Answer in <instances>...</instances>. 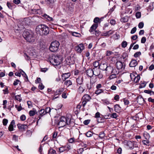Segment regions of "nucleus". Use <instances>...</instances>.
<instances>
[{
  "instance_id": "57",
  "label": "nucleus",
  "mask_w": 154,
  "mask_h": 154,
  "mask_svg": "<svg viewBox=\"0 0 154 154\" xmlns=\"http://www.w3.org/2000/svg\"><path fill=\"white\" fill-rule=\"evenodd\" d=\"M58 133L57 131H55L53 133L52 137L53 138H56L57 135Z\"/></svg>"
},
{
  "instance_id": "24",
  "label": "nucleus",
  "mask_w": 154,
  "mask_h": 154,
  "mask_svg": "<svg viewBox=\"0 0 154 154\" xmlns=\"http://www.w3.org/2000/svg\"><path fill=\"white\" fill-rule=\"evenodd\" d=\"M64 90V89L63 88H60L57 90L55 92V95L60 94Z\"/></svg>"
},
{
  "instance_id": "42",
  "label": "nucleus",
  "mask_w": 154,
  "mask_h": 154,
  "mask_svg": "<svg viewBox=\"0 0 154 154\" xmlns=\"http://www.w3.org/2000/svg\"><path fill=\"white\" fill-rule=\"evenodd\" d=\"M115 107V111L116 112H117V111L119 110V109L120 108L119 105L118 104H116L114 106Z\"/></svg>"
},
{
  "instance_id": "41",
  "label": "nucleus",
  "mask_w": 154,
  "mask_h": 154,
  "mask_svg": "<svg viewBox=\"0 0 154 154\" xmlns=\"http://www.w3.org/2000/svg\"><path fill=\"white\" fill-rule=\"evenodd\" d=\"M15 106L18 111H20L23 109L20 104L19 106H18L17 105H15Z\"/></svg>"
},
{
  "instance_id": "23",
  "label": "nucleus",
  "mask_w": 154,
  "mask_h": 154,
  "mask_svg": "<svg viewBox=\"0 0 154 154\" xmlns=\"http://www.w3.org/2000/svg\"><path fill=\"white\" fill-rule=\"evenodd\" d=\"M107 64L106 63H101L100 65L101 69L103 70H105L107 67Z\"/></svg>"
},
{
  "instance_id": "15",
  "label": "nucleus",
  "mask_w": 154,
  "mask_h": 154,
  "mask_svg": "<svg viewBox=\"0 0 154 154\" xmlns=\"http://www.w3.org/2000/svg\"><path fill=\"white\" fill-rule=\"evenodd\" d=\"M86 73L88 76L91 77L94 75L93 69H88L86 71Z\"/></svg>"
},
{
  "instance_id": "43",
  "label": "nucleus",
  "mask_w": 154,
  "mask_h": 154,
  "mask_svg": "<svg viewBox=\"0 0 154 154\" xmlns=\"http://www.w3.org/2000/svg\"><path fill=\"white\" fill-rule=\"evenodd\" d=\"M142 142L144 145L146 146H148L150 143L149 141L146 140H143Z\"/></svg>"
},
{
  "instance_id": "34",
  "label": "nucleus",
  "mask_w": 154,
  "mask_h": 154,
  "mask_svg": "<svg viewBox=\"0 0 154 154\" xmlns=\"http://www.w3.org/2000/svg\"><path fill=\"white\" fill-rule=\"evenodd\" d=\"M103 90L102 89H97L95 91V94L98 95L101 94V93L103 92Z\"/></svg>"
},
{
  "instance_id": "46",
  "label": "nucleus",
  "mask_w": 154,
  "mask_h": 154,
  "mask_svg": "<svg viewBox=\"0 0 154 154\" xmlns=\"http://www.w3.org/2000/svg\"><path fill=\"white\" fill-rule=\"evenodd\" d=\"M84 151L83 148H81L77 150V152L79 154H82Z\"/></svg>"
},
{
  "instance_id": "55",
  "label": "nucleus",
  "mask_w": 154,
  "mask_h": 154,
  "mask_svg": "<svg viewBox=\"0 0 154 154\" xmlns=\"http://www.w3.org/2000/svg\"><path fill=\"white\" fill-rule=\"evenodd\" d=\"M113 53L111 51H107L106 52V56H109L111 55Z\"/></svg>"
},
{
  "instance_id": "31",
  "label": "nucleus",
  "mask_w": 154,
  "mask_h": 154,
  "mask_svg": "<svg viewBox=\"0 0 154 154\" xmlns=\"http://www.w3.org/2000/svg\"><path fill=\"white\" fill-rule=\"evenodd\" d=\"M97 121L99 123L104 122L105 121L104 119L101 117H100L97 119Z\"/></svg>"
},
{
  "instance_id": "53",
  "label": "nucleus",
  "mask_w": 154,
  "mask_h": 154,
  "mask_svg": "<svg viewBox=\"0 0 154 154\" xmlns=\"http://www.w3.org/2000/svg\"><path fill=\"white\" fill-rule=\"evenodd\" d=\"M143 26H144L143 23L142 22H141L139 23V24L138 25V27L140 29H142L143 27Z\"/></svg>"
},
{
  "instance_id": "56",
  "label": "nucleus",
  "mask_w": 154,
  "mask_h": 154,
  "mask_svg": "<svg viewBox=\"0 0 154 154\" xmlns=\"http://www.w3.org/2000/svg\"><path fill=\"white\" fill-rule=\"evenodd\" d=\"M2 122L4 125H6L8 123V120L6 119H4L3 120Z\"/></svg>"
},
{
  "instance_id": "17",
  "label": "nucleus",
  "mask_w": 154,
  "mask_h": 154,
  "mask_svg": "<svg viewBox=\"0 0 154 154\" xmlns=\"http://www.w3.org/2000/svg\"><path fill=\"white\" fill-rule=\"evenodd\" d=\"M15 124V121L14 120H12L10 124L8 127V130L10 131H13L14 130V125Z\"/></svg>"
},
{
  "instance_id": "63",
  "label": "nucleus",
  "mask_w": 154,
  "mask_h": 154,
  "mask_svg": "<svg viewBox=\"0 0 154 154\" xmlns=\"http://www.w3.org/2000/svg\"><path fill=\"white\" fill-rule=\"evenodd\" d=\"M123 102H124V104L125 105H128L129 104V101L127 99H123Z\"/></svg>"
},
{
  "instance_id": "18",
  "label": "nucleus",
  "mask_w": 154,
  "mask_h": 154,
  "mask_svg": "<svg viewBox=\"0 0 154 154\" xmlns=\"http://www.w3.org/2000/svg\"><path fill=\"white\" fill-rule=\"evenodd\" d=\"M7 5L9 9L11 10L14 9L16 7V5H15L14 3H10L8 2H7Z\"/></svg>"
},
{
  "instance_id": "39",
  "label": "nucleus",
  "mask_w": 154,
  "mask_h": 154,
  "mask_svg": "<svg viewBox=\"0 0 154 154\" xmlns=\"http://www.w3.org/2000/svg\"><path fill=\"white\" fill-rule=\"evenodd\" d=\"M85 134L88 137H90L93 135V133L91 131H88Z\"/></svg>"
},
{
  "instance_id": "21",
  "label": "nucleus",
  "mask_w": 154,
  "mask_h": 154,
  "mask_svg": "<svg viewBox=\"0 0 154 154\" xmlns=\"http://www.w3.org/2000/svg\"><path fill=\"white\" fill-rule=\"evenodd\" d=\"M98 26V24H93L91 27L89 31L90 32H91L94 31L97 29Z\"/></svg>"
},
{
  "instance_id": "35",
  "label": "nucleus",
  "mask_w": 154,
  "mask_h": 154,
  "mask_svg": "<svg viewBox=\"0 0 154 154\" xmlns=\"http://www.w3.org/2000/svg\"><path fill=\"white\" fill-rule=\"evenodd\" d=\"M119 69H116L113 68V70H112L111 74H113L116 75L118 74L119 73Z\"/></svg>"
},
{
  "instance_id": "13",
  "label": "nucleus",
  "mask_w": 154,
  "mask_h": 154,
  "mask_svg": "<svg viewBox=\"0 0 154 154\" xmlns=\"http://www.w3.org/2000/svg\"><path fill=\"white\" fill-rule=\"evenodd\" d=\"M91 99V97L88 94H85L82 98V100H85L87 102L89 101Z\"/></svg>"
},
{
  "instance_id": "64",
  "label": "nucleus",
  "mask_w": 154,
  "mask_h": 154,
  "mask_svg": "<svg viewBox=\"0 0 154 154\" xmlns=\"http://www.w3.org/2000/svg\"><path fill=\"white\" fill-rule=\"evenodd\" d=\"M146 39L145 37H143L141 39V42L142 43H144L146 41Z\"/></svg>"
},
{
  "instance_id": "52",
  "label": "nucleus",
  "mask_w": 154,
  "mask_h": 154,
  "mask_svg": "<svg viewBox=\"0 0 154 154\" xmlns=\"http://www.w3.org/2000/svg\"><path fill=\"white\" fill-rule=\"evenodd\" d=\"M51 110V109L50 107H47L45 109V112L46 113V114L48 113H49Z\"/></svg>"
},
{
  "instance_id": "9",
  "label": "nucleus",
  "mask_w": 154,
  "mask_h": 154,
  "mask_svg": "<svg viewBox=\"0 0 154 154\" xmlns=\"http://www.w3.org/2000/svg\"><path fill=\"white\" fill-rule=\"evenodd\" d=\"M84 48V46L83 44H81L79 45L75 48V50L77 51L79 53H81L82 51L83 50Z\"/></svg>"
},
{
  "instance_id": "54",
  "label": "nucleus",
  "mask_w": 154,
  "mask_h": 154,
  "mask_svg": "<svg viewBox=\"0 0 154 154\" xmlns=\"http://www.w3.org/2000/svg\"><path fill=\"white\" fill-rule=\"evenodd\" d=\"M94 22L95 23H97L100 22V19L98 17H95L94 20Z\"/></svg>"
},
{
  "instance_id": "49",
  "label": "nucleus",
  "mask_w": 154,
  "mask_h": 154,
  "mask_svg": "<svg viewBox=\"0 0 154 154\" xmlns=\"http://www.w3.org/2000/svg\"><path fill=\"white\" fill-rule=\"evenodd\" d=\"M146 83L145 82H144L141 83L140 85L139 86V88H144L146 86Z\"/></svg>"
},
{
  "instance_id": "20",
  "label": "nucleus",
  "mask_w": 154,
  "mask_h": 154,
  "mask_svg": "<svg viewBox=\"0 0 154 154\" xmlns=\"http://www.w3.org/2000/svg\"><path fill=\"white\" fill-rule=\"evenodd\" d=\"M137 64V61L135 60H132L130 62L129 66L131 67H135Z\"/></svg>"
},
{
  "instance_id": "28",
  "label": "nucleus",
  "mask_w": 154,
  "mask_h": 154,
  "mask_svg": "<svg viewBox=\"0 0 154 154\" xmlns=\"http://www.w3.org/2000/svg\"><path fill=\"white\" fill-rule=\"evenodd\" d=\"M71 33L72 36L77 37H79L81 36L80 34L76 32H71Z\"/></svg>"
},
{
  "instance_id": "32",
  "label": "nucleus",
  "mask_w": 154,
  "mask_h": 154,
  "mask_svg": "<svg viewBox=\"0 0 154 154\" xmlns=\"http://www.w3.org/2000/svg\"><path fill=\"white\" fill-rule=\"evenodd\" d=\"M144 101L142 97H138L137 99V101L140 104L142 103V102Z\"/></svg>"
},
{
  "instance_id": "29",
  "label": "nucleus",
  "mask_w": 154,
  "mask_h": 154,
  "mask_svg": "<svg viewBox=\"0 0 154 154\" xmlns=\"http://www.w3.org/2000/svg\"><path fill=\"white\" fill-rule=\"evenodd\" d=\"M136 76L135 77V78L133 81L135 83H137L139 81L140 79V75H138L137 74H136Z\"/></svg>"
},
{
  "instance_id": "12",
  "label": "nucleus",
  "mask_w": 154,
  "mask_h": 154,
  "mask_svg": "<svg viewBox=\"0 0 154 154\" xmlns=\"http://www.w3.org/2000/svg\"><path fill=\"white\" fill-rule=\"evenodd\" d=\"M31 22V20L28 18H24L22 21V24L24 25H29Z\"/></svg>"
},
{
  "instance_id": "7",
  "label": "nucleus",
  "mask_w": 154,
  "mask_h": 154,
  "mask_svg": "<svg viewBox=\"0 0 154 154\" xmlns=\"http://www.w3.org/2000/svg\"><path fill=\"white\" fill-rule=\"evenodd\" d=\"M126 145L131 149H133L134 147H137V143L136 142L131 141H128L127 142Z\"/></svg>"
},
{
  "instance_id": "45",
  "label": "nucleus",
  "mask_w": 154,
  "mask_h": 154,
  "mask_svg": "<svg viewBox=\"0 0 154 154\" xmlns=\"http://www.w3.org/2000/svg\"><path fill=\"white\" fill-rule=\"evenodd\" d=\"M15 98L16 100L19 101L20 102L22 100V98L19 95L16 96Z\"/></svg>"
},
{
  "instance_id": "26",
  "label": "nucleus",
  "mask_w": 154,
  "mask_h": 154,
  "mask_svg": "<svg viewBox=\"0 0 154 154\" xmlns=\"http://www.w3.org/2000/svg\"><path fill=\"white\" fill-rule=\"evenodd\" d=\"M43 16L45 19H47L48 21H52L54 20L53 18L52 17H50L49 15H48L46 14H44Z\"/></svg>"
},
{
  "instance_id": "3",
  "label": "nucleus",
  "mask_w": 154,
  "mask_h": 154,
  "mask_svg": "<svg viewBox=\"0 0 154 154\" xmlns=\"http://www.w3.org/2000/svg\"><path fill=\"white\" fill-rule=\"evenodd\" d=\"M24 38L27 41L32 43L35 40L34 33L32 31H25L23 34Z\"/></svg>"
},
{
  "instance_id": "25",
  "label": "nucleus",
  "mask_w": 154,
  "mask_h": 154,
  "mask_svg": "<svg viewBox=\"0 0 154 154\" xmlns=\"http://www.w3.org/2000/svg\"><path fill=\"white\" fill-rule=\"evenodd\" d=\"M72 84V82L69 80L65 81L64 82V85H66L67 87H68Z\"/></svg>"
},
{
  "instance_id": "37",
  "label": "nucleus",
  "mask_w": 154,
  "mask_h": 154,
  "mask_svg": "<svg viewBox=\"0 0 154 154\" xmlns=\"http://www.w3.org/2000/svg\"><path fill=\"white\" fill-rule=\"evenodd\" d=\"M105 134L104 133V132H101L99 134V137L100 138L102 139L103 138L105 137Z\"/></svg>"
},
{
  "instance_id": "44",
  "label": "nucleus",
  "mask_w": 154,
  "mask_h": 154,
  "mask_svg": "<svg viewBox=\"0 0 154 154\" xmlns=\"http://www.w3.org/2000/svg\"><path fill=\"white\" fill-rule=\"evenodd\" d=\"M141 54V53L140 51L137 52L134 54V56L135 57H138Z\"/></svg>"
},
{
  "instance_id": "5",
  "label": "nucleus",
  "mask_w": 154,
  "mask_h": 154,
  "mask_svg": "<svg viewBox=\"0 0 154 154\" xmlns=\"http://www.w3.org/2000/svg\"><path fill=\"white\" fill-rule=\"evenodd\" d=\"M59 45L60 44L58 41H54L51 43L49 47V49L52 52H55L58 49Z\"/></svg>"
},
{
  "instance_id": "61",
  "label": "nucleus",
  "mask_w": 154,
  "mask_h": 154,
  "mask_svg": "<svg viewBox=\"0 0 154 154\" xmlns=\"http://www.w3.org/2000/svg\"><path fill=\"white\" fill-rule=\"evenodd\" d=\"M65 150V148L64 147H62L59 148V151L60 152H61L64 151Z\"/></svg>"
},
{
  "instance_id": "11",
  "label": "nucleus",
  "mask_w": 154,
  "mask_h": 154,
  "mask_svg": "<svg viewBox=\"0 0 154 154\" xmlns=\"http://www.w3.org/2000/svg\"><path fill=\"white\" fill-rule=\"evenodd\" d=\"M70 73L69 72L63 73L62 75V78L63 81H65L67 79L69 78L70 76Z\"/></svg>"
},
{
  "instance_id": "1",
  "label": "nucleus",
  "mask_w": 154,
  "mask_h": 154,
  "mask_svg": "<svg viewBox=\"0 0 154 154\" xmlns=\"http://www.w3.org/2000/svg\"><path fill=\"white\" fill-rule=\"evenodd\" d=\"M48 60L54 66L58 65L62 62L61 57L59 55H51L49 56Z\"/></svg>"
},
{
  "instance_id": "33",
  "label": "nucleus",
  "mask_w": 154,
  "mask_h": 154,
  "mask_svg": "<svg viewBox=\"0 0 154 154\" xmlns=\"http://www.w3.org/2000/svg\"><path fill=\"white\" fill-rule=\"evenodd\" d=\"M67 7L69 10H72L73 8V6L72 4L71 3L68 4L67 5Z\"/></svg>"
},
{
  "instance_id": "16",
  "label": "nucleus",
  "mask_w": 154,
  "mask_h": 154,
  "mask_svg": "<svg viewBox=\"0 0 154 154\" xmlns=\"http://www.w3.org/2000/svg\"><path fill=\"white\" fill-rule=\"evenodd\" d=\"M113 70V67L110 66H107L105 71L106 73L108 74H110L112 73V70Z\"/></svg>"
},
{
  "instance_id": "4",
  "label": "nucleus",
  "mask_w": 154,
  "mask_h": 154,
  "mask_svg": "<svg viewBox=\"0 0 154 154\" xmlns=\"http://www.w3.org/2000/svg\"><path fill=\"white\" fill-rule=\"evenodd\" d=\"M70 121L68 118H66L63 116H62L60 119L58 125L60 126V128L63 127L66 124L69 125L70 124Z\"/></svg>"
},
{
  "instance_id": "19",
  "label": "nucleus",
  "mask_w": 154,
  "mask_h": 154,
  "mask_svg": "<svg viewBox=\"0 0 154 154\" xmlns=\"http://www.w3.org/2000/svg\"><path fill=\"white\" fill-rule=\"evenodd\" d=\"M114 32L113 31L110 30L108 31L103 33L102 35L105 36H109L110 35L112 34Z\"/></svg>"
},
{
  "instance_id": "51",
  "label": "nucleus",
  "mask_w": 154,
  "mask_h": 154,
  "mask_svg": "<svg viewBox=\"0 0 154 154\" xmlns=\"http://www.w3.org/2000/svg\"><path fill=\"white\" fill-rule=\"evenodd\" d=\"M99 62L97 61L94 62L93 63V66L95 67V68H96L97 66H99Z\"/></svg>"
},
{
  "instance_id": "6",
  "label": "nucleus",
  "mask_w": 154,
  "mask_h": 154,
  "mask_svg": "<svg viewBox=\"0 0 154 154\" xmlns=\"http://www.w3.org/2000/svg\"><path fill=\"white\" fill-rule=\"evenodd\" d=\"M116 65L118 69L122 70H123L125 66V63L120 61H117L116 63Z\"/></svg>"
},
{
  "instance_id": "27",
  "label": "nucleus",
  "mask_w": 154,
  "mask_h": 154,
  "mask_svg": "<svg viewBox=\"0 0 154 154\" xmlns=\"http://www.w3.org/2000/svg\"><path fill=\"white\" fill-rule=\"evenodd\" d=\"M85 90V89L82 86H80L78 89V92L81 94L83 93Z\"/></svg>"
},
{
  "instance_id": "62",
  "label": "nucleus",
  "mask_w": 154,
  "mask_h": 154,
  "mask_svg": "<svg viewBox=\"0 0 154 154\" xmlns=\"http://www.w3.org/2000/svg\"><path fill=\"white\" fill-rule=\"evenodd\" d=\"M44 88V86L42 84V83H40L38 86V88L41 90H42Z\"/></svg>"
},
{
  "instance_id": "36",
  "label": "nucleus",
  "mask_w": 154,
  "mask_h": 154,
  "mask_svg": "<svg viewBox=\"0 0 154 154\" xmlns=\"http://www.w3.org/2000/svg\"><path fill=\"white\" fill-rule=\"evenodd\" d=\"M37 113L36 110H30L29 114L30 116H33Z\"/></svg>"
},
{
  "instance_id": "47",
  "label": "nucleus",
  "mask_w": 154,
  "mask_h": 154,
  "mask_svg": "<svg viewBox=\"0 0 154 154\" xmlns=\"http://www.w3.org/2000/svg\"><path fill=\"white\" fill-rule=\"evenodd\" d=\"M13 139L15 142H17L18 140V136L15 135H14L13 137Z\"/></svg>"
},
{
  "instance_id": "58",
  "label": "nucleus",
  "mask_w": 154,
  "mask_h": 154,
  "mask_svg": "<svg viewBox=\"0 0 154 154\" xmlns=\"http://www.w3.org/2000/svg\"><path fill=\"white\" fill-rule=\"evenodd\" d=\"M110 117L113 118H116L117 117V115L116 113H113L112 114Z\"/></svg>"
},
{
  "instance_id": "59",
  "label": "nucleus",
  "mask_w": 154,
  "mask_h": 154,
  "mask_svg": "<svg viewBox=\"0 0 154 154\" xmlns=\"http://www.w3.org/2000/svg\"><path fill=\"white\" fill-rule=\"evenodd\" d=\"M26 119V117L25 115H22L20 117V119L22 121H24Z\"/></svg>"
},
{
  "instance_id": "40",
  "label": "nucleus",
  "mask_w": 154,
  "mask_h": 154,
  "mask_svg": "<svg viewBox=\"0 0 154 154\" xmlns=\"http://www.w3.org/2000/svg\"><path fill=\"white\" fill-rule=\"evenodd\" d=\"M120 21L122 22L125 23L127 21V17H125L122 18L120 19Z\"/></svg>"
},
{
  "instance_id": "50",
  "label": "nucleus",
  "mask_w": 154,
  "mask_h": 154,
  "mask_svg": "<svg viewBox=\"0 0 154 154\" xmlns=\"http://www.w3.org/2000/svg\"><path fill=\"white\" fill-rule=\"evenodd\" d=\"M127 45V42L126 41H123L122 43V46L123 48H125Z\"/></svg>"
},
{
  "instance_id": "2",
  "label": "nucleus",
  "mask_w": 154,
  "mask_h": 154,
  "mask_svg": "<svg viewBox=\"0 0 154 154\" xmlns=\"http://www.w3.org/2000/svg\"><path fill=\"white\" fill-rule=\"evenodd\" d=\"M36 31L40 34L47 35L49 32V28L44 25H40L37 26Z\"/></svg>"
},
{
  "instance_id": "30",
  "label": "nucleus",
  "mask_w": 154,
  "mask_h": 154,
  "mask_svg": "<svg viewBox=\"0 0 154 154\" xmlns=\"http://www.w3.org/2000/svg\"><path fill=\"white\" fill-rule=\"evenodd\" d=\"M144 92L147 94H149L150 95H154V91L151 90H145L144 91Z\"/></svg>"
},
{
  "instance_id": "22",
  "label": "nucleus",
  "mask_w": 154,
  "mask_h": 154,
  "mask_svg": "<svg viewBox=\"0 0 154 154\" xmlns=\"http://www.w3.org/2000/svg\"><path fill=\"white\" fill-rule=\"evenodd\" d=\"M94 75L97 76L99 75L100 73V71L99 68H94L93 69Z\"/></svg>"
},
{
  "instance_id": "14",
  "label": "nucleus",
  "mask_w": 154,
  "mask_h": 154,
  "mask_svg": "<svg viewBox=\"0 0 154 154\" xmlns=\"http://www.w3.org/2000/svg\"><path fill=\"white\" fill-rule=\"evenodd\" d=\"M39 116L38 117L39 119H38L37 123H38L39 120L41 118V117L43 116L46 114V113L45 112L44 109H41L39 112Z\"/></svg>"
},
{
  "instance_id": "60",
  "label": "nucleus",
  "mask_w": 154,
  "mask_h": 154,
  "mask_svg": "<svg viewBox=\"0 0 154 154\" xmlns=\"http://www.w3.org/2000/svg\"><path fill=\"white\" fill-rule=\"evenodd\" d=\"M136 30H137V28L136 27H134L131 30V34L134 33L136 32Z\"/></svg>"
},
{
  "instance_id": "38",
  "label": "nucleus",
  "mask_w": 154,
  "mask_h": 154,
  "mask_svg": "<svg viewBox=\"0 0 154 154\" xmlns=\"http://www.w3.org/2000/svg\"><path fill=\"white\" fill-rule=\"evenodd\" d=\"M48 154H56V151L53 149H50L48 150Z\"/></svg>"
},
{
  "instance_id": "10",
  "label": "nucleus",
  "mask_w": 154,
  "mask_h": 154,
  "mask_svg": "<svg viewBox=\"0 0 154 154\" xmlns=\"http://www.w3.org/2000/svg\"><path fill=\"white\" fill-rule=\"evenodd\" d=\"M17 126L19 129L21 131H25L28 128L26 125L23 124H18Z\"/></svg>"
},
{
  "instance_id": "8",
  "label": "nucleus",
  "mask_w": 154,
  "mask_h": 154,
  "mask_svg": "<svg viewBox=\"0 0 154 154\" xmlns=\"http://www.w3.org/2000/svg\"><path fill=\"white\" fill-rule=\"evenodd\" d=\"M96 82V80L93 81L92 79H91L90 82L87 83L86 84L87 89L88 90H90L93 88L94 85Z\"/></svg>"
},
{
  "instance_id": "48",
  "label": "nucleus",
  "mask_w": 154,
  "mask_h": 154,
  "mask_svg": "<svg viewBox=\"0 0 154 154\" xmlns=\"http://www.w3.org/2000/svg\"><path fill=\"white\" fill-rule=\"evenodd\" d=\"M136 17L137 18H139L141 16V13L140 12H137L135 14Z\"/></svg>"
}]
</instances>
